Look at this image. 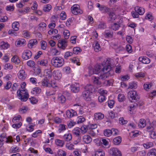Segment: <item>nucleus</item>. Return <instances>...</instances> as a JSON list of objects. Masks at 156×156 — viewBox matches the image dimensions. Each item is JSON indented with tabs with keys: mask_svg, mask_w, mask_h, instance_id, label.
Listing matches in <instances>:
<instances>
[{
	"mask_svg": "<svg viewBox=\"0 0 156 156\" xmlns=\"http://www.w3.org/2000/svg\"><path fill=\"white\" fill-rule=\"evenodd\" d=\"M138 59L140 62H142L144 64H148L150 62V59L146 57H140Z\"/></svg>",
	"mask_w": 156,
	"mask_h": 156,
	"instance_id": "18",
	"label": "nucleus"
},
{
	"mask_svg": "<svg viewBox=\"0 0 156 156\" xmlns=\"http://www.w3.org/2000/svg\"><path fill=\"white\" fill-rule=\"evenodd\" d=\"M83 142L86 144H88L92 141V138L91 137L88 135H84L83 137Z\"/></svg>",
	"mask_w": 156,
	"mask_h": 156,
	"instance_id": "16",
	"label": "nucleus"
},
{
	"mask_svg": "<svg viewBox=\"0 0 156 156\" xmlns=\"http://www.w3.org/2000/svg\"><path fill=\"white\" fill-rule=\"evenodd\" d=\"M71 62L73 63H76L77 66L80 65V62H79V59L78 58H74L70 59Z\"/></svg>",
	"mask_w": 156,
	"mask_h": 156,
	"instance_id": "51",
	"label": "nucleus"
},
{
	"mask_svg": "<svg viewBox=\"0 0 156 156\" xmlns=\"http://www.w3.org/2000/svg\"><path fill=\"white\" fill-rule=\"evenodd\" d=\"M12 85V83L10 81L7 82L4 86V89L6 90H8L11 87Z\"/></svg>",
	"mask_w": 156,
	"mask_h": 156,
	"instance_id": "45",
	"label": "nucleus"
},
{
	"mask_svg": "<svg viewBox=\"0 0 156 156\" xmlns=\"http://www.w3.org/2000/svg\"><path fill=\"white\" fill-rule=\"evenodd\" d=\"M113 32L112 31L108 30H105L104 33V36L106 38H112L113 37Z\"/></svg>",
	"mask_w": 156,
	"mask_h": 156,
	"instance_id": "17",
	"label": "nucleus"
},
{
	"mask_svg": "<svg viewBox=\"0 0 156 156\" xmlns=\"http://www.w3.org/2000/svg\"><path fill=\"white\" fill-rule=\"evenodd\" d=\"M66 126L64 124H60L59 126L58 131L59 133H61L62 131L65 130L66 129Z\"/></svg>",
	"mask_w": 156,
	"mask_h": 156,
	"instance_id": "44",
	"label": "nucleus"
},
{
	"mask_svg": "<svg viewBox=\"0 0 156 156\" xmlns=\"http://www.w3.org/2000/svg\"><path fill=\"white\" fill-rule=\"evenodd\" d=\"M53 84H51L50 83H48V82L47 80L46 79H44L42 81V85L44 86L50 87H55V86H53Z\"/></svg>",
	"mask_w": 156,
	"mask_h": 156,
	"instance_id": "26",
	"label": "nucleus"
},
{
	"mask_svg": "<svg viewBox=\"0 0 156 156\" xmlns=\"http://www.w3.org/2000/svg\"><path fill=\"white\" fill-rule=\"evenodd\" d=\"M97 125L96 124H90L88 125V129L90 130H93L97 127Z\"/></svg>",
	"mask_w": 156,
	"mask_h": 156,
	"instance_id": "50",
	"label": "nucleus"
},
{
	"mask_svg": "<svg viewBox=\"0 0 156 156\" xmlns=\"http://www.w3.org/2000/svg\"><path fill=\"white\" fill-rule=\"evenodd\" d=\"M104 117V115L100 112L96 113L94 114V119L96 120H101Z\"/></svg>",
	"mask_w": 156,
	"mask_h": 156,
	"instance_id": "24",
	"label": "nucleus"
},
{
	"mask_svg": "<svg viewBox=\"0 0 156 156\" xmlns=\"http://www.w3.org/2000/svg\"><path fill=\"white\" fill-rule=\"evenodd\" d=\"M147 156H156V149L153 148L149 150L147 154Z\"/></svg>",
	"mask_w": 156,
	"mask_h": 156,
	"instance_id": "34",
	"label": "nucleus"
},
{
	"mask_svg": "<svg viewBox=\"0 0 156 156\" xmlns=\"http://www.w3.org/2000/svg\"><path fill=\"white\" fill-rule=\"evenodd\" d=\"M71 90L74 93H77L80 90V87L78 85L74 84L71 86Z\"/></svg>",
	"mask_w": 156,
	"mask_h": 156,
	"instance_id": "15",
	"label": "nucleus"
},
{
	"mask_svg": "<svg viewBox=\"0 0 156 156\" xmlns=\"http://www.w3.org/2000/svg\"><path fill=\"white\" fill-rule=\"evenodd\" d=\"M129 87L132 89H135L137 87L136 83L133 82L130 83L129 84Z\"/></svg>",
	"mask_w": 156,
	"mask_h": 156,
	"instance_id": "55",
	"label": "nucleus"
},
{
	"mask_svg": "<svg viewBox=\"0 0 156 156\" xmlns=\"http://www.w3.org/2000/svg\"><path fill=\"white\" fill-rule=\"evenodd\" d=\"M41 48L44 50L46 49L47 46V42L44 41H41Z\"/></svg>",
	"mask_w": 156,
	"mask_h": 156,
	"instance_id": "49",
	"label": "nucleus"
},
{
	"mask_svg": "<svg viewBox=\"0 0 156 156\" xmlns=\"http://www.w3.org/2000/svg\"><path fill=\"white\" fill-rule=\"evenodd\" d=\"M19 27V23L17 22H15L12 24V27L15 31H17L18 30Z\"/></svg>",
	"mask_w": 156,
	"mask_h": 156,
	"instance_id": "38",
	"label": "nucleus"
},
{
	"mask_svg": "<svg viewBox=\"0 0 156 156\" xmlns=\"http://www.w3.org/2000/svg\"><path fill=\"white\" fill-rule=\"evenodd\" d=\"M58 99L62 103H64L66 101V98L63 95H59L58 97Z\"/></svg>",
	"mask_w": 156,
	"mask_h": 156,
	"instance_id": "41",
	"label": "nucleus"
},
{
	"mask_svg": "<svg viewBox=\"0 0 156 156\" xmlns=\"http://www.w3.org/2000/svg\"><path fill=\"white\" fill-rule=\"evenodd\" d=\"M44 75L46 78H50L52 76L51 71L49 69H46L44 71Z\"/></svg>",
	"mask_w": 156,
	"mask_h": 156,
	"instance_id": "20",
	"label": "nucleus"
},
{
	"mask_svg": "<svg viewBox=\"0 0 156 156\" xmlns=\"http://www.w3.org/2000/svg\"><path fill=\"white\" fill-rule=\"evenodd\" d=\"M128 97L131 102H135V101L138 100V96L135 90H131L128 93Z\"/></svg>",
	"mask_w": 156,
	"mask_h": 156,
	"instance_id": "4",
	"label": "nucleus"
},
{
	"mask_svg": "<svg viewBox=\"0 0 156 156\" xmlns=\"http://www.w3.org/2000/svg\"><path fill=\"white\" fill-rule=\"evenodd\" d=\"M55 143L56 145L61 147H62L65 143L64 140L59 139H56Z\"/></svg>",
	"mask_w": 156,
	"mask_h": 156,
	"instance_id": "32",
	"label": "nucleus"
},
{
	"mask_svg": "<svg viewBox=\"0 0 156 156\" xmlns=\"http://www.w3.org/2000/svg\"><path fill=\"white\" fill-rule=\"evenodd\" d=\"M27 63L29 66L31 67H33L35 65L34 62L33 60H32L28 61Z\"/></svg>",
	"mask_w": 156,
	"mask_h": 156,
	"instance_id": "58",
	"label": "nucleus"
},
{
	"mask_svg": "<svg viewBox=\"0 0 156 156\" xmlns=\"http://www.w3.org/2000/svg\"><path fill=\"white\" fill-rule=\"evenodd\" d=\"M4 69L5 70L11 69L13 68L12 66L9 63L5 64L4 66Z\"/></svg>",
	"mask_w": 156,
	"mask_h": 156,
	"instance_id": "57",
	"label": "nucleus"
},
{
	"mask_svg": "<svg viewBox=\"0 0 156 156\" xmlns=\"http://www.w3.org/2000/svg\"><path fill=\"white\" fill-rule=\"evenodd\" d=\"M102 67H103L102 63V65L97 64L94 66L93 69H91L90 70L89 73L91 74L94 73L96 74H98L100 73L101 70L102 71L103 68H102Z\"/></svg>",
	"mask_w": 156,
	"mask_h": 156,
	"instance_id": "5",
	"label": "nucleus"
},
{
	"mask_svg": "<svg viewBox=\"0 0 156 156\" xmlns=\"http://www.w3.org/2000/svg\"><path fill=\"white\" fill-rule=\"evenodd\" d=\"M51 5L49 4L45 5L43 8V10L44 12H48L51 9Z\"/></svg>",
	"mask_w": 156,
	"mask_h": 156,
	"instance_id": "48",
	"label": "nucleus"
},
{
	"mask_svg": "<svg viewBox=\"0 0 156 156\" xmlns=\"http://www.w3.org/2000/svg\"><path fill=\"white\" fill-rule=\"evenodd\" d=\"M135 11L139 14L141 15L145 12V10L144 8L142 7L136 6L135 8Z\"/></svg>",
	"mask_w": 156,
	"mask_h": 156,
	"instance_id": "22",
	"label": "nucleus"
},
{
	"mask_svg": "<svg viewBox=\"0 0 156 156\" xmlns=\"http://www.w3.org/2000/svg\"><path fill=\"white\" fill-rule=\"evenodd\" d=\"M72 12L74 15L81 14L83 11L80 9V6L78 5H74L71 8Z\"/></svg>",
	"mask_w": 156,
	"mask_h": 156,
	"instance_id": "6",
	"label": "nucleus"
},
{
	"mask_svg": "<svg viewBox=\"0 0 156 156\" xmlns=\"http://www.w3.org/2000/svg\"><path fill=\"white\" fill-rule=\"evenodd\" d=\"M98 92L101 95H104V94H107L108 93V91L106 90H105L102 88H101L98 90Z\"/></svg>",
	"mask_w": 156,
	"mask_h": 156,
	"instance_id": "56",
	"label": "nucleus"
},
{
	"mask_svg": "<svg viewBox=\"0 0 156 156\" xmlns=\"http://www.w3.org/2000/svg\"><path fill=\"white\" fill-rule=\"evenodd\" d=\"M41 90L40 88L39 87H35L33 88L31 91V93L34 94L36 95L39 94L41 92Z\"/></svg>",
	"mask_w": 156,
	"mask_h": 156,
	"instance_id": "28",
	"label": "nucleus"
},
{
	"mask_svg": "<svg viewBox=\"0 0 156 156\" xmlns=\"http://www.w3.org/2000/svg\"><path fill=\"white\" fill-rule=\"evenodd\" d=\"M84 89L85 90L91 93H92L94 90V86L91 84H88L86 85L84 87Z\"/></svg>",
	"mask_w": 156,
	"mask_h": 156,
	"instance_id": "19",
	"label": "nucleus"
},
{
	"mask_svg": "<svg viewBox=\"0 0 156 156\" xmlns=\"http://www.w3.org/2000/svg\"><path fill=\"white\" fill-rule=\"evenodd\" d=\"M67 41L64 39L60 40L58 41V46L59 48L62 49H65L67 46Z\"/></svg>",
	"mask_w": 156,
	"mask_h": 156,
	"instance_id": "9",
	"label": "nucleus"
},
{
	"mask_svg": "<svg viewBox=\"0 0 156 156\" xmlns=\"http://www.w3.org/2000/svg\"><path fill=\"white\" fill-rule=\"evenodd\" d=\"M63 138L66 141H69L72 140V135L69 133H66L63 136Z\"/></svg>",
	"mask_w": 156,
	"mask_h": 156,
	"instance_id": "23",
	"label": "nucleus"
},
{
	"mask_svg": "<svg viewBox=\"0 0 156 156\" xmlns=\"http://www.w3.org/2000/svg\"><path fill=\"white\" fill-rule=\"evenodd\" d=\"M81 50L78 47H75L73 48V53L75 54H77L79 52H80Z\"/></svg>",
	"mask_w": 156,
	"mask_h": 156,
	"instance_id": "59",
	"label": "nucleus"
},
{
	"mask_svg": "<svg viewBox=\"0 0 156 156\" xmlns=\"http://www.w3.org/2000/svg\"><path fill=\"white\" fill-rule=\"evenodd\" d=\"M145 18L146 19H148L151 20H153L154 18L152 13L150 12H148L146 16H145Z\"/></svg>",
	"mask_w": 156,
	"mask_h": 156,
	"instance_id": "52",
	"label": "nucleus"
},
{
	"mask_svg": "<svg viewBox=\"0 0 156 156\" xmlns=\"http://www.w3.org/2000/svg\"><path fill=\"white\" fill-rule=\"evenodd\" d=\"M90 94L91 93L85 90L83 92L82 96L84 99L89 101L90 100Z\"/></svg>",
	"mask_w": 156,
	"mask_h": 156,
	"instance_id": "12",
	"label": "nucleus"
},
{
	"mask_svg": "<svg viewBox=\"0 0 156 156\" xmlns=\"http://www.w3.org/2000/svg\"><path fill=\"white\" fill-rule=\"evenodd\" d=\"M104 10L105 12L107 13L109 17L111 20H115L116 19V15L114 12H112V8L105 6Z\"/></svg>",
	"mask_w": 156,
	"mask_h": 156,
	"instance_id": "7",
	"label": "nucleus"
},
{
	"mask_svg": "<svg viewBox=\"0 0 156 156\" xmlns=\"http://www.w3.org/2000/svg\"><path fill=\"white\" fill-rule=\"evenodd\" d=\"M25 40L23 39H20L16 42V44L17 46H24L25 45Z\"/></svg>",
	"mask_w": 156,
	"mask_h": 156,
	"instance_id": "27",
	"label": "nucleus"
},
{
	"mask_svg": "<svg viewBox=\"0 0 156 156\" xmlns=\"http://www.w3.org/2000/svg\"><path fill=\"white\" fill-rule=\"evenodd\" d=\"M96 6L99 8L100 10L102 11L104 9L105 6L104 5H101L99 3H97L96 4Z\"/></svg>",
	"mask_w": 156,
	"mask_h": 156,
	"instance_id": "62",
	"label": "nucleus"
},
{
	"mask_svg": "<svg viewBox=\"0 0 156 156\" xmlns=\"http://www.w3.org/2000/svg\"><path fill=\"white\" fill-rule=\"evenodd\" d=\"M146 125L145 120L144 119H140L138 123V126L139 127L143 128Z\"/></svg>",
	"mask_w": 156,
	"mask_h": 156,
	"instance_id": "31",
	"label": "nucleus"
},
{
	"mask_svg": "<svg viewBox=\"0 0 156 156\" xmlns=\"http://www.w3.org/2000/svg\"><path fill=\"white\" fill-rule=\"evenodd\" d=\"M46 24L44 23H41L39 24L38 28L41 31L44 30L46 28Z\"/></svg>",
	"mask_w": 156,
	"mask_h": 156,
	"instance_id": "40",
	"label": "nucleus"
},
{
	"mask_svg": "<svg viewBox=\"0 0 156 156\" xmlns=\"http://www.w3.org/2000/svg\"><path fill=\"white\" fill-rule=\"evenodd\" d=\"M66 114L68 118H71L76 115V113L75 110L71 109L67 110L66 112Z\"/></svg>",
	"mask_w": 156,
	"mask_h": 156,
	"instance_id": "14",
	"label": "nucleus"
},
{
	"mask_svg": "<svg viewBox=\"0 0 156 156\" xmlns=\"http://www.w3.org/2000/svg\"><path fill=\"white\" fill-rule=\"evenodd\" d=\"M61 20H65L66 17V13L64 12H62L59 16Z\"/></svg>",
	"mask_w": 156,
	"mask_h": 156,
	"instance_id": "64",
	"label": "nucleus"
},
{
	"mask_svg": "<svg viewBox=\"0 0 156 156\" xmlns=\"http://www.w3.org/2000/svg\"><path fill=\"white\" fill-rule=\"evenodd\" d=\"M37 64L41 66H47L48 65V61L46 59L39 60L37 61Z\"/></svg>",
	"mask_w": 156,
	"mask_h": 156,
	"instance_id": "21",
	"label": "nucleus"
},
{
	"mask_svg": "<svg viewBox=\"0 0 156 156\" xmlns=\"http://www.w3.org/2000/svg\"><path fill=\"white\" fill-rule=\"evenodd\" d=\"M106 98L103 95H100L98 97V101L99 102H102L105 101Z\"/></svg>",
	"mask_w": 156,
	"mask_h": 156,
	"instance_id": "63",
	"label": "nucleus"
},
{
	"mask_svg": "<svg viewBox=\"0 0 156 156\" xmlns=\"http://www.w3.org/2000/svg\"><path fill=\"white\" fill-rule=\"evenodd\" d=\"M145 76L144 73L142 72H140L135 74V76L137 78L139 77H144Z\"/></svg>",
	"mask_w": 156,
	"mask_h": 156,
	"instance_id": "47",
	"label": "nucleus"
},
{
	"mask_svg": "<svg viewBox=\"0 0 156 156\" xmlns=\"http://www.w3.org/2000/svg\"><path fill=\"white\" fill-rule=\"evenodd\" d=\"M18 76L20 79L22 80H23L26 78L27 76V74L25 73V70L22 69L20 70L18 73Z\"/></svg>",
	"mask_w": 156,
	"mask_h": 156,
	"instance_id": "11",
	"label": "nucleus"
},
{
	"mask_svg": "<svg viewBox=\"0 0 156 156\" xmlns=\"http://www.w3.org/2000/svg\"><path fill=\"white\" fill-rule=\"evenodd\" d=\"M70 35V33L69 31L68 30H65L63 32V35L65 39L66 40L69 38Z\"/></svg>",
	"mask_w": 156,
	"mask_h": 156,
	"instance_id": "46",
	"label": "nucleus"
},
{
	"mask_svg": "<svg viewBox=\"0 0 156 156\" xmlns=\"http://www.w3.org/2000/svg\"><path fill=\"white\" fill-rule=\"evenodd\" d=\"M112 135L113 136H116L118 135L119 132L118 130L117 129L112 128Z\"/></svg>",
	"mask_w": 156,
	"mask_h": 156,
	"instance_id": "60",
	"label": "nucleus"
},
{
	"mask_svg": "<svg viewBox=\"0 0 156 156\" xmlns=\"http://www.w3.org/2000/svg\"><path fill=\"white\" fill-rule=\"evenodd\" d=\"M122 141L121 137L120 136H118L114 138L113 143L115 144L118 145L121 143Z\"/></svg>",
	"mask_w": 156,
	"mask_h": 156,
	"instance_id": "35",
	"label": "nucleus"
},
{
	"mask_svg": "<svg viewBox=\"0 0 156 156\" xmlns=\"http://www.w3.org/2000/svg\"><path fill=\"white\" fill-rule=\"evenodd\" d=\"M120 27V25L119 23H114L111 25V28L113 30L116 31L118 30L119 27Z\"/></svg>",
	"mask_w": 156,
	"mask_h": 156,
	"instance_id": "29",
	"label": "nucleus"
},
{
	"mask_svg": "<svg viewBox=\"0 0 156 156\" xmlns=\"http://www.w3.org/2000/svg\"><path fill=\"white\" fill-rule=\"evenodd\" d=\"M85 120V118L82 116H80L78 118L77 123H81Z\"/></svg>",
	"mask_w": 156,
	"mask_h": 156,
	"instance_id": "61",
	"label": "nucleus"
},
{
	"mask_svg": "<svg viewBox=\"0 0 156 156\" xmlns=\"http://www.w3.org/2000/svg\"><path fill=\"white\" fill-rule=\"evenodd\" d=\"M51 65L54 67L59 68L64 64V59L60 57H55L51 59Z\"/></svg>",
	"mask_w": 156,
	"mask_h": 156,
	"instance_id": "2",
	"label": "nucleus"
},
{
	"mask_svg": "<svg viewBox=\"0 0 156 156\" xmlns=\"http://www.w3.org/2000/svg\"><path fill=\"white\" fill-rule=\"evenodd\" d=\"M109 153L112 156H121V152L116 148H111L109 150Z\"/></svg>",
	"mask_w": 156,
	"mask_h": 156,
	"instance_id": "8",
	"label": "nucleus"
},
{
	"mask_svg": "<svg viewBox=\"0 0 156 156\" xmlns=\"http://www.w3.org/2000/svg\"><path fill=\"white\" fill-rule=\"evenodd\" d=\"M0 46L3 49H5L9 48V45L7 42L2 41L0 43Z\"/></svg>",
	"mask_w": 156,
	"mask_h": 156,
	"instance_id": "37",
	"label": "nucleus"
},
{
	"mask_svg": "<svg viewBox=\"0 0 156 156\" xmlns=\"http://www.w3.org/2000/svg\"><path fill=\"white\" fill-rule=\"evenodd\" d=\"M32 55V52L30 51L26 50L24 51L22 57L23 59L26 60L30 58L31 57Z\"/></svg>",
	"mask_w": 156,
	"mask_h": 156,
	"instance_id": "10",
	"label": "nucleus"
},
{
	"mask_svg": "<svg viewBox=\"0 0 156 156\" xmlns=\"http://www.w3.org/2000/svg\"><path fill=\"white\" fill-rule=\"evenodd\" d=\"M93 47L96 52H98L101 50V47L97 41H95L93 44Z\"/></svg>",
	"mask_w": 156,
	"mask_h": 156,
	"instance_id": "30",
	"label": "nucleus"
},
{
	"mask_svg": "<svg viewBox=\"0 0 156 156\" xmlns=\"http://www.w3.org/2000/svg\"><path fill=\"white\" fill-rule=\"evenodd\" d=\"M53 75L55 80H60L62 76L61 73L58 70H54L53 72Z\"/></svg>",
	"mask_w": 156,
	"mask_h": 156,
	"instance_id": "13",
	"label": "nucleus"
},
{
	"mask_svg": "<svg viewBox=\"0 0 156 156\" xmlns=\"http://www.w3.org/2000/svg\"><path fill=\"white\" fill-rule=\"evenodd\" d=\"M112 60H107L105 62L106 64L102 63L103 67L102 71L100 74L99 77V79L103 80H105L108 77L107 72H109L111 70V63Z\"/></svg>",
	"mask_w": 156,
	"mask_h": 156,
	"instance_id": "1",
	"label": "nucleus"
},
{
	"mask_svg": "<svg viewBox=\"0 0 156 156\" xmlns=\"http://www.w3.org/2000/svg\"><path fill=\"white\" fill-rule=\"evenodd\" d=\"M118 99L119 101L122 102L125 100V97L124 94H120L118 95Z\"/></svg>",
	"mask_w": 156,
	"mask_h": 156,
	"instance_id": "43",
	"label": "nucleus"
},
{
	"mask_svg": "<svg viewBox=\"0 0 156 156\" xmlns=\"http://www.w3.org/2000/svg\"><path fill=\"white\" fill-rule=\"evenodd\" d=\"M88 128V126H87L85 125H83L81 127V132L83 133H85L87 130Z\"/></svg>",
	"mask_w": 156,
	"mask_h": 156,
	"instance_id": "53",
	"label": "nucleus"
},
{
	"mask_svg": "<svg viewBox=\"0 0 156 156\" xmlns=\"http://www.w3.org/2000/svg\"><path fill=\"white\" fill-rule=\"evenodd\" d=\"M66 153L64 151L60 150L58 151L57 154L55 156H66Z\"/></svg>",
	"mask_w": 156,
	"mask_h": 156,
	"instance_id": "42",
	"label": "nucleus"
},
{
	"mask_svg": "<svg viewBox=\"0 0 156 156\" xmlns=\"http://www.w3.org/2000/svg\"><path fill=\"white\" fill-rule=\"evenodd\" d=\"M37 43V41L35 39H32L29 41L28 46L30 48H32L34 45H36Z\"/></svg>",
	"mask_w": 156,
	"mask_h": 156,
	"instance_id": "25",
	"label": "nucleus"
},
{
	"mask_svg": "<svg viewBox=\"0 0 156 156\" xmlns=\"http://www.w3.org/2000/svg\"><path fill=\"white\" fill-rule=\"evenodd\" d=\"M11 61L16 64H18L20 62V60L18 57L16 55L12 57L11 59Z\"/></svg>",
	"mask_w": 156,
	"mask_h": 156,
	"instance_id": "36",
	"label": "nucleus"
},
{
	"mask_svg": "<svg viewBox=\"0 0 156 156\" xmlns=\"http://www.w3.org/2000/svg\"><path fill=\"white\" fill-rule=\"evenodd\" d=\"M104 135L106 136H109L112 135V129H106L104 131Z\"/></svg>",
	"mask_w": 156,
	"mask_h": 156,
	"instance_id": "39",
	"label": "nucleus"
},
{
	"mask_svg": "<svg viewBox=\"0 0 156 156\" xmlns=\"http://www.w3.org/2000/svg\"><path fill=\"white\" fill-rule=\"evenodd\" d=\"M92 82L94 84L100 85L101 83V82L99 80V77L95 76H93L92 78Z\"/></svg>",
	"mask_w": 156,
	"mask_h": 156,
	"instance_id": "33",
	"label": "nucleus"
},
{
	"mask_svg": "<svg viewBox=\"0 0 156 156\" xmlns=\"http://www.w3.org/2000/svg\"><path fill=\"white\" fill-rule=\"evenodd\" d=\"M153 144L151 142H147L146 144H143L144 147L147 149H148L150 147H152Z\"/></svg>",
	"mask_w": 156,
	"mask_h": 156,
	"instance_id": "54",
	"label": "nucleus"
},
{
	"mask_svg": "<svg viewBox=\"0 0 156 156\" xmlns=\"http://www.w3.org/2000/svg\"><path fill=\"white\" fill-rule=\"evenodd\" d=\"M17 93L19 98L22 101H25L28 98L29 94L27 90L25 89L18 90Z\"/></svg>",
	"mask_w": 156,
	"mask_h": 156,
	"instance_id": "3",
	"label": "nucleus"
}]
</instances>
